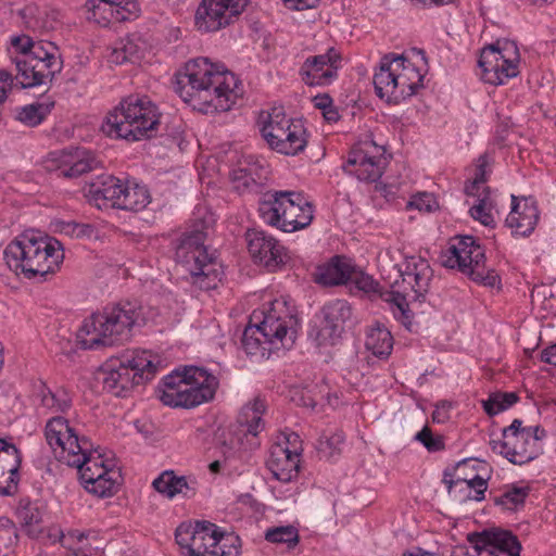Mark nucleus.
Listing matches in <instances>:
<instances>
[{
  "instance_id": "f257e3e1",
  "label": "nucleus",
  "mask_w": 556,
  "mask_h": 556,
  "mask_svg": "<svg viewBox=\"0 0 556 556\" xmlns=\"http://www.w3.org/2000/svg\"><path fill=\"white\" fill-rule=\"evenodd\" d=\"M176 92L200 112H226L238 98V79L224 65L199 58L186 63L177 77Z\"/></svg>"
},
{
  "instance_id": "f03ea898",
  "label": "nucleus",
  "mask_w": 556,
  "mask_h": 556,
  "mask_svg": "<svg viewBox=\"0 0 556 556\" xmlns=\"http://www.w3.org/2000/svg\"><path fill=\"white\" fill-rule=\"evenodd\" d=\"M141 316V309L136 303L108 305L84 320L77 331V340L85 350L124 344L131 338L132 329Z\"/></svg>"
},
{
  "instance_id": "7ed1b4c3",
  "label": "nucleus",
  "mask_w": 556,
  "mask_h": 556,
  "mask_svg": "<svg viewBox=\"0 0 556 556\" xmlns=\"http://www.w3.org/2000/svg\"><path fill=\"white\" fill-rule=\"evenodd\" d=\"M3 258L8 267L17 275L43 278L59 268L64 253L56 239L25 232L7 245Z\"/></svg>"
},
{
  "instance_id": "20e7f679",
  "label": "nucleus",
  "mask_w": 556,
  "mask_h": 556,
  "mask_svg": "<svg viewBox=\"0 0 556 556\" xmlns=\"http://www.w3.org/2000/svg\"><path fill=\"white\" fill-rule=\"evenodd\" d=\"M159 124V110L148 97L129 96L108 113L101 130L111 138L138 141L150 138Z\"/></svg>"
},
{
  "instance_id": "39448f33",
  "label": "nucleus",
  "mask_w": 556,
  "mask_h": 556,
  "mask_svg": "<svg viewBox=\"0 0 556 556\" xmlns=\"http://www.w3.org/2000/svg\"><path fill=\"white\" fill-rule=\"evenodd\" d=\"M217 387L215 376L202 368L189 367L167 375L156 393L167 406L192 408L213 400Z\"/></svg>"
},
{
  "instance_id": "423d86ee",
  "label": "nucleus",
  "mask_w": 556,
  "mask_h": 556,
  "mask_svg": "<svg viewBox=\"0 0 556 556\" xmlns=\"http://www.w3.org/2000/svg\"><path fill=\"white\" fill-rule=\"evenodd\" d=\"M156 365L147 351H132L112 358L99 370L103 389L115 396H125L135 386L154 377Z\"/></svg>"
},
{
  "instance_id": "0eeeda50",
  "label": "nucleus",
  "mask_w": 556,
  "mask_h": 556,
  "mask_svg": "<svg viewBox=\"0 0 556 556\" xmlns=\"http://www.w3.org/2000/svg\"><path fill=\"white\" fill-rule=\"evenodd\" d=\"M424 76L403 55L387 54L381 58L372 83L376 94L388 103H400L416 93Z\"/></svg>"
},
{
  "instance_id": "6e6552de",
  "label": "nucleus",
  "mask_w": 556,
  "mask_h": 556,
  "mask_svg": "<svg viewBox=\"0 0 556 556\" xmlns=\"http://www.w3.org/2000/svg\"><path fill=\"white\" fill-rule=\"evenodd\" d=\"M283 303L275 301L268 312L253 313L251 321L256 319L258 323L254 326L250 324L242 336V346L247 354H256L261 344L265 342L276 350L292 346L295 340V320L292 315L287 314L282 317L278 313Z\"/></svg>"
},
{
  "instance_id": "1a4fd4ad",
  "label": "nucleus",
  "mask_w": 556,
  "mask_h": 556,
  "mask_svg": "<svg viewBox=\"0 0 556 556\" xmlns=\"http://www.w3.org/2000/svg\"><path fill=\"white\" fill-rule=\"evenodd\" d=\"M205 239L206 232L203 229L185 233L176 248V258L187 266L195 286L211 290L217 287L223 271L215 255L207 252Z\"/></svg>"
},
{
  "instance_id": "9d476101",
  "label": "nucleus",
  "mask_w": 556,
  "mask_h": 556,
  "mask_svg": "<svg viewBox=\"0 0 556 556\" xmlns=\"http://www.w3.org/2000/svg\"><path fill=\"white\" fill-rule=\"evenodd\" d=\"M260 214L265 223L292 232L307 227L313 220V206L301 194L289 191L270 194L260 204Z\"/></svg>"
},
{
  "instance_id": "9b49d317",
  "label": "nucleus",
  "mask_w": 556,
  "mask_h": 556,
  "mask_svg": "<svg viewBox=\"0 0 556 556\" xmlns=\"http://www.w3.org/2000/svg\"><path fill=\"white\" fill-rule=\"evenodd\" d=\"M71 455L66 464L78 469L80 481L89 493L98 497H109L115 493L121 472L109 465L92 445L86 452H72Z\"/></svg>"
},
{
  "instance_id": "f8f14e48",
  "label": "nucleus",
  "mask_w": 556,
  "mask_h": 556,
  "mask_svg": "<svg viewBox=\"0 0 556 556\" xmlns=\"http://www.w3.org/2000/svg\"><path fill=\"white\" fill-rule=\"evenodd\" d=\"M441 262L444 267L458 268L475 282L485 287H494L500 282L495 270L485 265L484 250L471 236L462 237L456 243L451 244L441 256Z\"/></svg>"
},
{
  "instance_id": "ddd939ff",
  "label": "nucleus",
  "mask_w": 556,
  "mask_h": 556,
  "mask_svg": "<svg viewBox=\"0 0 556 556\" xmlns=\"http://www.w3.org/2000/svg\"><path fill=\"white\" fill-rule=\"evenodd\" d=\"M479 66L482 79L491 85H502L518 75L519 51L510 40L490 45L481 51Z\"/></svg>"
},
{
  "instance_id": "4468645a",
  "label": "nucleus",
  "mask_w": 556,
  "mask_h": 556,
  "mask_svg": "<svg viewBox=\"0 0 556 556\" xmlns=\"http://www.w3.org/2000/svg\"><path fill=\"white\" fill-rule=\"evenodd\" d=\"M530 430H523L522 420L514 419L503 429V439L492 440L490 445L511 464L523 465L534 459L538 455L535 440L530 437Z\"/></svg>"
},
{
  "instance_id": "2eb2a0df",
  "label": "nucleus",
  "mask_w": 556,
  "mask_h": 556,
  "mask_svg": "<svg viewBox=\"0 0 556 556\" xmlns=\"http://www.w3.org/2000/svg\"><path fill=\"white\" fill-rule=\"evenodd\" d=\"M249 0H202L195 12V26L203 33L230 25L247 8Z\"/></svg>"
},
{
  "instance_id": "dca6fc26",
  "label": "nucleus",
  "mask_w": 556,
  "mask_h": 556,
  "mask_svg": "<svg viewBox=\"0 0 556 556\" xmlns=\"http://www.w3.org/2000/svg\"><path fill=\"white\" fill-rule=\"evenodd\" d=\"M218 527L206 520L182 522L175 532L176 542L188 556H210L216 544Z\"/></svg>"
},
{
  "instance_id": "f3484780",
  "label": "nucleus",
  "mask_w": 556,
  "mask_h": 556,
  "mask_svg": "<svg viewBox=\"0 0 556 556\" xmlns=\"http://www.w3.org/2000/svg\"><path fill=\"white\" fill-rule=\"evenodd\" d=\"M45 435L54 452H56V448L60 450L58 457L64 463H68L72 452H86L91 446L88 438L79 437L76 430L68 425V421L60 416L48 420Z\"/></svg>"
},
{
  "instance_id": "a211bd4d",
  "label": "nucleus",
  "mask_w": 556,
  "mask_h": 556,
  "mask_svg": "<svg viewBox=\"0 0 556 556\" xmlns=\"http://www.w3.org/2000/svg\"><path fill=\"white\" fill-rule=\"evenodd\" d=\"M383 167L382 152L372 141H365L353 148L343 166L346 173L354 174L364 181L378 180L383 173Z\"/></svg>"
},
{
  "instance_id": "6ab92c4d",
  "label": "nucleus",
  "mask_w": 556,
  "mask_h": 556,
  "mask_svg": "<svg viewBox=\"0 0 556 556\" xmlns=\"http://www.w3.org/2000/svg\"><path fill=\"white\" fill-rule=\"evenodd\" d=\"M248 250L252 258L274 271L290 261L289 252L273 236L261 230L247 232Z\"/></svg>"
},
{
  "instance_id": "aec40b11",
  "label": "nucleus",
  "mask_w": 556,
  "mask_h": 556,
  "mask_svg": "<svg viewBox=\"0 0 556 556\" xmlns=\"http://www.w3.org/2000/svg\"><path fill=\"white\" fill-rule=\"evenodd\" d=\"M340 55L329 49L325 54L309 56L300 68L302 80L308 86H326L337 77Z\"/></svg>"
},
{
  "instance_id": "412c9836",
  "label": "nucleus",
  "mask_w": 556,
  "mask_h": 556,
  "mask_svg": "<svg viewBox=\"0 0 556 556\" xmlns=\"http://www.w3.org/2000/svg\"><path fill=\"white\" fill-rule=\"evenodd\" d=\"M351 306L344 300H336L323 308L324 319L316 334L318 345L333 344L343 331L344 324L351 317Z\"/></svg>"
},
{
  "instance_id": "4be33fe9",
  "label": "nucleus",
  "mask_w": 556,
  "mask_h": 556,
  "mask_svg": "<svg viewBox=\"0 0 556 556\" xmlns=\"http://www.w3.org/2000/svg\"><path fill=\"white\" fill-rule=\"evenodd\" d=\"M52 156V161L58 163V175L65 178L78 177L98 166L96 156L85 149L64 150L53 153Z\"/></svg>"
},
{
  "instance_id": "5701e85b",
  "label": "nucleus",
  "mask_w": 556,
  "mask_h": 556,
  "mask_svg": "<svg viewBox=\"0 0 556 556\" xmlns=\"http://www.w3.org/2000/svg\"><path fill=\"white\" fill-rule=\"evenodd\" d=\"M267 468L281 482H290L298 476L300 468V452L288 446L275 444L271 446Z\"/></svg>"
},
{
  "instance_id": "b1692460",
  "label": "nucleus",
  "mask_w": 556,
  "mask_h": 556,
  "mask_svg": "<svg viewBox=\"0 0 556 556\" xmlns=\"http://www.w3.org/2000/svg\"><path fill=\"white\" fill-rule=\"evenodd\" d=\"M88 9L98 23L124 22L137 11L135 0H88Z\"/></svg>"
},
{
  "instance_id": "393cba45",
  "label": "nucleus",
  "mask_w": 556,
  "mask_h": 556,
  "mask_svg": "<svg viewBox=\"0 0 556 556\" xmlns=\"http://www.w3.org/2000/svg\"><path fill=\"white\" fill-rule=\"evenodd\" d=\"M28 56L33 60L37 75L42 80V86H48L62 70L61 54L53 42L47 41L42 46H36Z\"/></svg>"
},
{
  "instance_id": "a878e982",
  "label": "nucleus",
  "mask_w": 556,
  "mask_h": 556,
  "mask_svg": "<svg viewBox=\"0 0 556 556\" xmlns=\"http://www.w3.org/2000/svg\"><path fill=\"white\" fill-rule=\"evenodd\" d=\"M488 165L486 155H481L478 159L477 173L470 185L466 186L465 191L468 195L478 197V203L470 208V215L473 219L479 220L484 226L493 224V216L491 214V202L488 197L480 198L478 190L480 185L485 182V167Z\"/></svg>"
},
{
  "instance_id": "bb28decb",
  "label": "nucleus",
  "mask_w": 556,
  "mask_h": 556,
  "mask_svg": "<svg viewBox=\"0 0 556 556\" xmlns=\"http://www.w3.org/2000/svg\"><path fill=\"white\" fill-rule=\"evenodd\" d=\"M123 186L121 179L112 175H102L90 184L88 197L99 208L116 207Z\"/></svg>"
},
{
  "instance_id": "cd10ccee",
  "label": "nucleus",
  "mask_w": 556,
  "mask_h": 556,
  "mask_svg": "<svg viewBox=\"0 0 556 556\" xmlns=\"http://www.w3.org/2000/svg\"><path fill=\"white\" fill-rule=\"evenodd\" d=\"M293 121L286 116L282 108H274L265 116H261V132L270 149L277 150L278 144L282 142V136Z\"/></svg>"
},
{
  "instance_id": "c85d7f7f",
  "label": "nucleus",
  "mask_w": 556,
  "mask_h": 556,
  "mask_svg": "<svg viewBox=\"0 0 556 556\" xmlns=\"http://www.w3.org/2000/svg\"><path fill=\"white\" fill-rule=\"evenodd\" d=\"M431 275L427 261L415 256L406 260L405 269L402 271L403 282L412 287L416 299L428 291Z\"/></svg>"
},
{
  "instance_id": "c756f323",
  "label": "nucleus",
  "mask_w": 556,
  "mask_h": 556,
  "mask_svg": "<svg viewBox=\"0 0 556 556\" xmlns=\"http://www.w3.org/2000/svg\"><path fill=\"white\" fill-rule=\"evenodd\" d=\"M539 219V211L533 202L528 204L526 201L522 212H519V203L517 197L511 195V211L506 217V225L515 233L520 236L530 235Z\"/></svg>"
},
{
  "instance_id": "7c9ffc66",
  "label": "nucleus",
  "mask_w": 556,
  "mask_h": 556,
  "mask_svg": "<svg viewBox=\"0 0 556 556\" xmlns=\"http://www.w3.org/2000/svg\"><path fill=\"white\" fill-rule=\"evenodd\" d=\"M353 266L344 257L336 256L329 263L319 266L316 271V282L323 286L348 283Z\"/></svg>"
},
{
  "instance_id": "2f4dec72",
  "label": "nucleus",
  "mask_w": 556,
  "mask_h": 556,
  "mask_svg": "<svg viewBox=\"0 0 556 556\" xmlns=\"http://www.w3.org/2000/svg\"><path fill=\"white\" fill-rule=\"evenodd\" d=\"M35 388L42 407L55 413H65L72 407V395L67 389L58 387L52 390L42 381Z\"/></svg>"
},
{
  "instance_id": "473e14b6",
  "label": "nucleus",
  "mask_w": 556,
  "mask_h": 556,
  "mask_svg": "<svg viewBox=\"0 0 556 556\" xmlns=\"http://www.w3.org/2000/svg\"><path fill=\"white\" fill-rule=\"evenodd\" d=\"M265 412V403L261 399H255L252 403L245 405L239 416V422L247 427L245 437L252 435L253 442L250 448L258 446L257 434L264 429L262 415Z\"/></svg>"
},
{
  "instance_id": "72a5a7b5",
  "label": "nucleus",
  "mask_w": 556,
  "mask_h": 556,
  "mask_svg": "<svg viewBox=\"0 0 556 556\" xmlns=\"http://www.w3.org/2000/svg\"><path fill=\"white\" fill-rule=\"evenodd\" d=\"M365 345L375 356L384 358L392 352L393 338L383 325L377 323L368 329Z\"/></svg>"
},
{
  "instance_id": "f704fd0d",
  "label": "nucleus",
  "mask_w": 556,
  "mask_h": 556,
  "mask_svg": "<svg viewBox=\"0 0 556 556\" xmlns=\"http://www.w3.org/2000/svg\"><path fill=\"white\" fill-rule=\"evenodd\" d=\"M278 144L277 152L286 155H295L302 152L306 144V129L301 121H293Z\"/></svg>"
},
{
  "instance_id": "c9c22d12",
  "label": "nucleus",
  "mask_w": 556,
  "mask_h": 556,
  "mask_svg": "<svg viewBox=\"0 0 556 556\" xmlns=\"http://www.w3.org/2000/svg\"><path fill=\"white\" fill-rule=\"evenodd\" d=\"M144 43L139 37L132 35L118 40L113 47L109 61L114 64H123L140 58Z\"/></svg>"
},
{
  "instance_id": "e433bc0d",
  "label": "nucleus",
  "mask_w": 556,
  "mask_h": 556,
  "mask_svg": "<svg viewBox=\"0 0 556 556\" xmlns=\"http://www.w3.org/2000/svg\"><path fill=\"white\" fill-rule=\"evenodd\" d=\"M153 486L159 493L164 494L168 498L177 494L189 496V491H193L185 477H177L173 471H164L153 481Z\"/></svg>"
},
{
  "instance_id": "4c0bfd02",
  "label": "nucleus",
  "mask_w": 556,
  "mask_h": 556,
  "mask_svg": "<svg viewBox=\"0 0 556 556\" xmlns=\"http://www.w3.org/2000/svg\"><path fill=\"white\" fill-rule=\"evenodd\" d=\"M149 202L150 194L146 187L124 185L116 208L138 212L144 208Z\"/></svg>"
},
{
  "instance_id": "58836bf2",
  "label": "nucleus",
  "mask_w": 556,
  "mask_h": 556,
  "mask_svg": "<svg viewBox=\"0 0 556 556\" xmlns=\"http://www.w3.org/2000/svg\"><path fill=\"white\" fill-rule=\"evenodd\" d=\"M13 62L17 71L15 79L22 88L26 89L42 86V80L38 77L37 70L28 54H26V56H15Z\"/></svg>"
},
{
  "instance_id": "ea45409f",
  "label": "nucleus",
  "mask_w": 556,
  "mask_h": 556,
  "mask_svg": "<svg viewBox=\"0 0 556 556\" xmlns=\"http://www.w3.org/2000/svg\"><path fill=\"white\" fill-rule=\"evenodd\" d=\"M529 493V486L510 485L501 495L494 496L493 502L507 510H518L523 506Z\"/></svg>"
},
{
  "instance_id": "a19ab883",
  "label": "nucleus",
  "mask_w": 556,
  "mask_h": 556,
  "mask_svg": "<svg viewBox=\"0 0 556 556\" xmlns=\"http://www.w3.org/2000/svg\"><path fill=\"white\" fill-rule=\"evenodd\" d=\"M264 538L273 544H286L288 549L294 548L300 542L299 530L291 525L268 528Z\"/></svg>"
},
{
  "instance_id": "79ce46f5",
  "label": "nucleus",
  "mask_w": 556,
  "mask_h": 556,
  "mask_svg": "<svg viewBox=\"0 0 556 556\" xmlns=\"http://www.w3.org/2000/svg\"><path fill=\"white\" fill-rule=\"evenodd\" d=\"M52 108V102H34L27 104L18 111L17 119L27 126H37L50 114Z\"/></svg>"
},
{
  "instance_id": "37998d69",
  "label": "nucleus",
  "mask_w": 556,
  "mask_h": 556,
  "mask_svg": "<svg viewBox=\"0 0 556 556\" xmlns=\"http://www.w3.org/2000/svg\"><path fill=\"white\" fill-rule=\"evenodd\" d=\"M214 440L216 447L226 460L242 456L243 443L240 438L235 437L230 431H217Z\"/></svg>"
},
{
  "instance_id": "c03bdc74",
  "label": "nucleus",
  "mask_w": 556,
  "mask_h": 556,
  "mask_svg": "<svg viewBox=\"0 0 556 556\" xmlns=\"http://www.w3.org/2000/svg\"><path fill=\"white\" fill-rule=\"evenodd\" d=\"M381 298L391 305L396 319L406 327L412 324L413 314L408 307L405 295L400 292L390 291L382 293Z\"/></svg>"
},
{
  "instance_id": "a18cd8bd",
  "label": "nucleus",
  "mask_w": 556,
  "mask_h": 556,
  "mask_svg": "<svg viewBox=\"0 0 556 556\" xmlns=\"http://www.w3.org/2000/svg\"><path fill=\"white\" fill-rule=\"evenodd\" d=\"M240 546L239 536L217 530L216 544H213L210 556H238Z\"/></svg>"
},
{
  "instance_id": "49530a36",
  "label": "nucleus",
  "mask_w": 556,
  "mask_h": 556,
  "mask_svg": "<svg viewBox=\"0 0 556 556\" xmlns=\"http://www.w3.org/2000/svg\"><path fill=\"white\" fill-rule=\"evenodd\" d=\"M518 400L519 397L515 392H495L483 401V408L489 416H494L511 407Z\"/></svg>"
},
{
  "instance_id": "de8ad7c7",
  "label": "nucleus",
  "mask_w": 556,
  "mask_h": 556,
  "mask_svg": "<svg viewBox=\"0 0 556 556\" xmlns=\"http://www.w3.org/2000/svg\"><path fill=\"white\" fill-rule=\"evenodd\" d=\"M59 541L65 548L72 551L71 555H86L87 534L79 530L71 529L67 532L59 530Z\"/></svg>"
},
{
  "instance_id": "09e8293b",
  "label": "nucleus",
  "mask_w": 556,
  "mask_h": 556,
  "mask_svg": "<svg viewBox=\"0 0 556 556\" xmlns=\"http://www.w3.org/2000/svg\"><path fill=\"white\" fill-rule=\"evenodd\" d=\"M344 442V434L337 431L332 434H324L318 440V453L325 458H331L341 452V445Z\"/></svg>"
},
{
  "instance_id": "8fccbe9b",
  "label": "nucleus",
  "mask_w": 556,
  "mask_h": 556,
  "mask_svg": "<svg viewBox=\"0 0 556 556\" xmlns=\"http://www.w3.org/2000/svg\"><path fill=\"white\" fill-rule=\"evenodd\" d=\"M17 539L14 522L7 517H0V554L13 547Z\"/></svg>"
},
{
  "instance_id": "3c124183",
  "label": "nucleus",
  "mask_w": 556,
  "mask_h": 556,
  "mask_svg": "<svg viewBox=\"0 0 556 556\" xmlns=\"http://www.w3.org/2000/svg\"><path fill=\"white\" fill-rule=\"evenodd\" d=\"M18 517L24 527L28 528L29 534H35L33 527L39 526L42 521V514L36 504L27 503L18 509Z\"/></svg>"
},
{
  "instance_id": "603ef678",
  "label": "nucleus",
  "mask_w": 556,
  "mask_h": 556,
  "mask_svg": "<svg viewBox=\"0 0 556 556\" xmlns=\"http://www.w3.org/2000/svg\"><path fill=\"white\" fill-rule=\"evenodd\" d=\"M231 180L235 188L244 191L256 185V179L252 174L251 167H238L231 172Z\"/></svg>"
},
{
  "instance_id": "864d4df0",
  "label": "nucleus",
  "mask_w": 556,
  "mask_h": 556,
  "mask_svg": "<svg viewBox=\"0 0 556 556\" xmlns=\"http://www.w3.org/2000/svg\"><path fill=\"white\" fill-rule=\"evenodd\" d=\"M415 438L429 452H438L444 448L443 438L441 435H433L432 431L428 427H424Z\"/></svg>"
},
{
  "instance_id": "5fc2aeb1",
  "label": "nucleus",
  "mask_w": 556,
  "mask_h": 556,
  "mask_svg": "<svg viewBox=\"0 0 556 556\" xmlns=\"http://www.w3.org/2000/svg\"><path fill=\"white\" fill-rule=\"evenodd\" d=\"M349 282L354 283L357 289L366 293L376 292L378 288V282H376L372 277L363 271H357L354 267Z\"/></svg>"
},
{
  "instance_id": "6e6d98bb",
  "label": "nucleus",
  "mask_w": 556,
  "mask_h": 556,
  "mask_svg": "<svg viewBox=\"0 0 556 556\" xmlns=\"http://www.w3.org/2000/svg\"><path fill=\"white\" fill-rule=\"evenodd\" d=\"M0 452H4L13 458V464L8 469L9 473L15 475L22 463V455L18 448L14 445L0 438Z\"/></svg>"
},
{
  "instance_id": "4d7b16f0",
  "label": "nucleus",
  "mask_w": 556,
  "mask_h": 556,
  "mask_svg": "<svg viewBox=\"0 0 556 556\" xmlns=\"http://www.w3.org/2000/svg\"><path fill=\"white\" fill-rule=\"evenodd\" d=\"M11 43L20 53L18 56H26V54H30L35 50L36 46L45 45V42H35L30 37L26 35L13 37Z\"/></svg>"
},
{
  "instance_id": "13d9d810",
  "label": "nucleus",
  "mask_w": 556,
  "mask_h": 556,
  "mask_svg": "<svg viewBox=\"0 0 556 556\" xmlns=\"http://www.w3.org/2000/svg\"><path fill=\"white\" fill-rule=\"evenodd\" d=\"M434 201L432 197L428 193H422L418 197L413 198L412 201L408 202V206L416 207L419 211L430 212Z\"/></svg>"
},
{
  "instance_id": "bf43d9fd",
  "label": "nucleus",
  "mask_w": 556,
  "mask_h": 556,
  "mask_svg": "<svg viewBox=\"0 0 556 556\" xmlns=\"http://www.w3.org/2000/svg\"><path fill=\"white\" fill-rule=\"evenodd\" d=\"M13 79L11 73L5 70H0V104L7 99L8 92L12 88Z\"/></svg>"
},
{
  "instance_id": "052dcab7",
  "label": "nucleus",
  "mask_w": 556,
  "mask_h": 556,
  "mask_svg": "<svg viewBox=\"0 0 556 556\" xmlns=\"http://www.w3.org/2000/svg\"><path fill=\"white\" fill-rule=\"evenodd\" d=\"M451 403L442 401L435 405V409L432 413V420L438 424H443L450 418Z\"/></svg>"
},
{
  "instance_id": "680f3d73",
  "label": "nucleus",
  "mask_w": 556,
  "mask_h": 556,
  "mask_svg": "<svg viewBox=\"0 0 556 556\" xmlns=\"http://www.w3.org/2000/svg\"><path fill=\"white\" fill-rule=\"evenodd\" d=\"M488 489L486 479L475 476L472 482V490L476 492V496L473 497L476 501H481L484 497V492Z\"/></svg>"
},
{
  "instance_id": "e2e57ef3",
  "label": "nucleus",
  "mask_w": 556,
  "mask_h": 556,
  "mask_svg": "<svg viewBox=\"0 0 556 556\" xmlns=\"http://www.w3.org/2000/svg\"><path fill=\"white\" fill-rule=\"evenodd\" d=\"M319 403V399L313 394L312 390H303L300 395V404L304 407L314 409Z\"/></svg>"
},
{
  "instance_id": "0e129e2a",
  "label": "nucleus",
  "mask_w": 556,
  "mask_h": 556,
  "mask_svg": "<svg viewBox=\"0 0 556 556\" xmlns=\"http://www.w3.org/2000/svg\"><path fill=\"white\" fill-rule=\"evenodd\" d=\"M540 358L542 362H544L548 365L556 366V343L545 348L541 352Z\"/></svg>"
},
{
  "instance_id": "69168bd1",
  "label": "nucleus",
  "mask_w": 556,
  "mask_h": 556,
  "mask_svg": "<svg viewBox=\"0 0 556 556\" xmlns=\"http://www.w3.org/2000/svg\"><path fill=\"white\" fill-rule=\"evenodd\" d=\"M17 485V472L13 476L10 473L9 482L5 486L0 484V495H12Z\"/></svg>"
},
{
  "instance_id": "338daca9",
  "label": "nucleus",
  "mask_w": 556,
  "mask_h": 556,
  "mask_svg": "<svg viewBox=\"0 0 556 556\" xmlns=\"http://www.w3.org/2000/svg\"><path fill=\"white\" fill-rule=\"evenodd\" d=\"M314 105L324 111L332 104V99L327 94H318L313 99Z\"/></svg>"
},
{
  "instance_id": "774afa93",
  "label": "nucleus",
  "mask_w": 556,
  "mask_h": 556,
  "mask_svg": "<svg viewBox=\"0 0 556 556\" xmlns=\"http://www.w3.org/2000/svg\"><path fill=\"white\" fill-rule=\"evenodd\" d=\"M523 430H530V437L535 440V448H538V441L543 439L546 435V432L544 429L540 428L539 426L535 427H523Z\"/></svg>"
}]
</instances>
